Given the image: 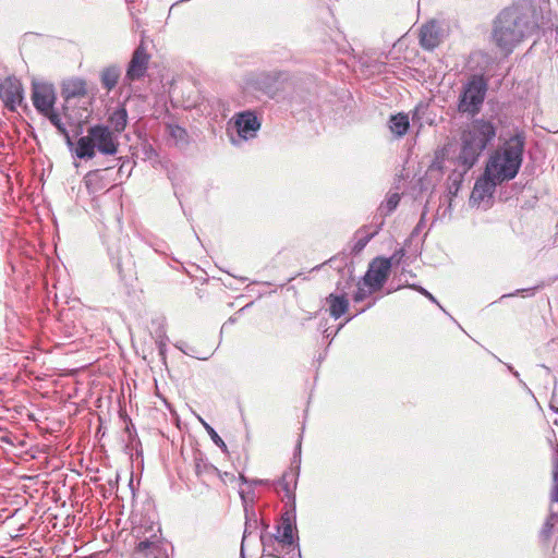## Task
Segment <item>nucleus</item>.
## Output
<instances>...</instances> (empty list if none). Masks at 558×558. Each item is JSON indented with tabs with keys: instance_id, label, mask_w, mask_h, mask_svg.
I'll list each match as a JSON object with an SVG mask.
<instances>
[{
	"instance_id": "5",
	"label": "nucleus",
	"mask_w": 558,
	"mask_h": 558,
	"mask_svg": "<svg viewBox=\"0 0 558 558\" xmlns=\"http://www.w3.org/2000/svg\"><path fill=\"white\" fill-rule=\"evenodd\" d=\"M228 132L234 130L236 137L230 134V138L233 145H239L242 141H248L254 138L260 129V122L251 110L242 111L233 116L228 123Z\"/></svg>"
},
{
	"instance_id": "7",
	"label": "nucleus",
	"mask_w": 558,
	"mask_h": 558,
	"mask_svg": "<svg viewBox=\"0 0 558 558\" xmlns=\"http://www.w3.org/2000/svg\"><path fill=\"white\" fill-rule=\"evenodd\" d=\"M95 148L104 155L113 156L118 153V140L109 126L97 124L88 129Z\"/></svg>"
},
{
	"instance_id": "16",
	"label": "nucleus",
	"mask_w": 558,
	"mask_h": 558,
	"mask_svg": "<svg viewBox=\"0 0 558 558\" xmlns=\"http://www.w3.org/2000/svg\"><path fill=\"white\" fill-rule=\"evenodd\" d=\"M420 44L427 50H433L440 44V28L435 21L428 22L422 26Z\"/></svg>"
},
{
	"instance_id": "14",
	"label": "nucleus",
	"mask_w": 558,
	"mask_h": 558,
	"mask_svg": "<svg viewBox=\"0 0 558 558\" xmlns=\"http://www.w3.org/2000/svg\"><path fill=\"white\" fill-rule=\"evenodd\" d=\"M500 183L501 182L495 180L493 174H488L487 170H485L483 177L476 180L470 201L480 205L482 202L489 199L493 196L496 186Z\"/></svg>"
},
{
	"instance_id": "33",
	"label": "nucleus",
	"mask_w": 558,
	"mask_h": 558,
	"mask_svg": "<svg viewBox=\"0 0 558 558\" xmlns=\"http://www.w3.org/2000/svg\"><path fill=\"white\" fill-rule=\"evenodd\" d=\"M240 480L242 483H250L251 485H262V484H268V480H252L248 481L244 475L240 476Z\"/></svg>"
},
{
	"instance_id": "17",
	"label": "nucleus",
	"mask_w": 558,
	"mask_h": 558,
	"mask_svg": "<svg viewBox=\"0 0 558 558\" xmlns=\"http://www.w3.org/2000/svg\"><path fill=\"white\" fill-rule=\"evenodd\" d=\"M326 302L329 305V314L332 318H340L349 308V301L344 294H329L326 298Z\"/></svg>"
},
{
	"instance_id": "37",
	"label": "nucleus",
	"mask_w": 558,
	"mask_h": 558,
	"mask_svg": "<svg viewBox=\"0 0 558 558\" xmlns=\"http://www.w3.org/2000/svg\"><path fill=\"white\" fill-rule=\"evenodd\" d=\"M0 558H5L4 556H0Z\"/></svg>"
},
{
	"instance_id": "23",
	"label": "nucleus",
	"mask_w": 558,
	"mask_h": 558,
	"mask_svg": "<svg viewBox=\"0 0 558 558\" xmlns=\"http://www.w3.org/2000/svg\"><path fill=\"white\" fill-rule=\"evenodd\" d=\"M558 521V510L556 511L554 509V507L551 506L550 507V511H549V515L548 518L546 519L541 532H539V539L543 542V543H547L553 533H554V526L556 524V522Z\"/></svg>"
},
{
	"instance_id": "9",
	"label": "nucleus",
	"mask_w": 558,
	"mask_h": 558,
	"mask_svg": "<svg viewBox=\"0 0 558 558\" xmlns=\"http://www.w3.org/2000/svg\"><path fill=\"white\" fill-rule=\"evenodd\" d=\"M32 101L39 113H49V111L53 110L56 102V90L53 85L48 83H33Z\"/></svg>"
},
{
	"instance_id": "6",
	"label": "nucleus",
	"mask_w": 558,
	"mask_h": 558,
	"mask_svg": "<svg viewBox=\"0 0 558 558\" xmlns=\"http://www.w3.org/2000/svg\"><path fill=\"white\" fill-rule=\"evenodd\" d=\"M295 515L293 512H284L281 523L277 527L276 542L283 547H291V558H301L299 545H294Z\"/></svg>"
},
{
	"instance_id": "31",
	"label": "nucleus",
	"mask_w": 558,
	"mask_h": 558,
	"mask_svg": "<svg viewBox=\"0 0 558 558\" xmlns=\"http://www.w3.org/2000/svg\"><path fill=\"white\" fill-rule=\"evenodd\" d=\"M404 287L407 288H410V289H413L417 292H420L422 295H424L425 298H427L430 302L437 304L440 308V304L438 303V301L436 300V298L429 293L426 289H424L423 287L421 286H417V284H404Z\"/></svg>"
},
{
	"instance_id": "36",
	"label": "nucleus",
	"mask_w": 558,
	"mask_h": 558,
	"mask_svg": "<svg viewBox=\"0 0 558 558\" xmlns=\"http://www.w3.org/2000/svg\"><path fill=\"white\" fill-rule=\"evenodd\" d=\"M368 240H369V238H366L364 241H359V245L361 247H363L367 243Z\"/></svg>"
},
{
	"instance_id": "10",
	"label": "nucleus",
	"mask_w": 558,
	"mask_h": 558,
	"mask_svg": "<svg viewBox=\"0 0 558 558\" xmlns=\"http://www.w3.org/2000/svg\"><path fill=\"white\" fill-rule=\"evenodd\" d=\"M391 268V258L377 257L368 267V270L362 278L373 289L379 290L386 282Z\"/></svg>"
},
{
	"instance_id": "27",
	"label": "nucleus",
	"mask_w": 558,
	"mask_h": 558,
	"mask_svg": "<svg viewBox=\"0 0 558 558\" xmlns=\"http://www.w3.org/2000/svg\"><path fill=\"white\" fill-rule=\"evenodd\" d=\"M400 194L399 193H391L387 196L386 201L381 203L379 206V213L381 216H388L390 215L399 205L400 203Z\"/></svg>"
},
{
	"instance_id": "38",
	"label": "nucleus",
	"mask_w": 558,
	"mask_h": 558,
	"mask_svg": "<svg viewBox=\"0 0 558 558\" xmlns=\"http://www.w3.org/2000/svg\"><path fill=\"white\" fill-rule=\"evenodd\" d=\"M557 36H558V29H557Z\"/></svg>"
},
{
	"instance_id": "19",
	"label": "nucleus",
	"mask_w": 558,
	"mask_h": 558,
	"mask_svg": "<svg viewBox=\"0 0 558 558\" xmlns=\"http://www.w3.org/2000/svg\"><path fill=\"white\" fill-rule=\"evenodd\" d=\"M388 125L395 136L402 137L410 128L409 117L405 113L393 114L390 117Z\"/></svg>"
},
{
	"instance_id": "21",
	"label": "nucleus",
	"mask_w": 558,
	"mask_h": 558,
	"mask_svg": "<svg viewBox=\"0 0 558 558\" xmlns=\"http://www.w3.org/2000/svg\"><path fill=\"white\" fill-rule=\"evenodd\" d=\"M109 123L116 133H122L128 124L126 109L123 106L116 108L109 116Z\"/></svg>"
},
{
	"instance_id": "12",
	"label": "nucleus",
	"mask_w": 558,
	"mask_h": 558,
	"mask_svg": "<svg viewBox=\"0 0 558 558\" xmlns=\"http://www.w3.org/2000/svg\"><path fill=\"white\" fill-rule=\"evenodd\" d=\"M150 56L147 53L146 48L141 44L133 52L129 63L125 81L133 82L145 76Z\"/></svg>"
},
{
	"instance_id": "11",
	"label": "nucleus",
	"mask_w": 558,
	"mask_h": 558,
	"mask_svg": "<svg viewBox=\"0 0 558 558\" xmlns=\"http://www.w3.org/2000/svg\"><path fill=\"white\" fill-rule=\"evenodd\" d=\"M0 97L10 111H15L23 101V87L15 77H7L0 84Z\"/></svg>"
},
{
	"instance_id": "35",
	"label": "nucleus",
	"mask_w": 558,
	"mask_h": 558,
	"mask_svg": "<svg viewBox=\"0 0 558 558\" xmlns=\"http://www.w3.org/2000/svg\"><path fill=\"white\" fill-rule=\"evenodd\" d=\"M171 134L174 136V137H181L185 134V131L184 129L180 128V126H175L172 129V132Z\"/></svg>"
},
{
	"instance_id": "26",
	"label": "nucleus",
	"mask_w": 558,
	"mask_h": 558,
	"mask_svg": "<svg viewBox=\"0 0 558 558\" xmlns=\"http://www.w3.org/2000/svg\"><path fill=\"white\" fill-rule=\"evenodd\" d=\"M101 171L95 170L90 171L85 177V184L87 190L90 193H97L101 191L105 186L101 184Z\"/></svg>"
},
{
	"instance_id": "22",
	"label": "nucleus",
	"mask_w": 558,
	"mask_h": 558,
	"mask_svg": "<svg viewBox=\"0 0 558 558\" xmlns=\"http://www.w3.org/2000/svg\"><path fill=\"white\" fill-rule=\"evenodd\" d=\"M121 71L117 65H111L102 70L101 84L108 92L116 87L120 77Z\"/></svg>"
},
{
	"instance_id": "32",
	"label": "nucleus",
	"mask_w": 558,
	"mask_h": 558,
	"mask_svg": "<svg viewBox=\"0 0 558 558\" xmlns=\"http://www.w3.org/2000/svg\"><path fill=\"white\" fill-rule=\"evenodd\" d=\"M535 289H536V288L518 289V290H517V291H514L513 293L504 294V295L501 296V299H504V298H510V296H517V295H521V296L533 295V294H534Z\"/></svg>"
},
{
	"instance_id": "1",
	"label": "nucleus",
	"mask_w": 558,
	"mask_h": 558,
	"mask_svg": "<svg viewBox=\"0 0 558 558\" xmlns=\"http://www.w3.org/2000/svg\"><path fill=\"white\" fill-rule=\"evenodd\" d=\"M534 25L518 7L504 9L494 20L492 39L506 54L532 33Z\"/></svg>"
},
{
	"instance_id": "30",
	"label": "nucleus",
	"mask_w": 558,
	"mask_h": 558,
	"mask_svg": "<svg viewBox=\"0 0 558 558\" xmlns=\"http://www.w3.org/2000/svg\"><path fill=\"white\" fill-rule=\"evenodd\" d=\"M203 425L206 429V432L208 433V435L210 436L211 440L219 447L221 448L222 451H227V445L225 444V441L221 439V437L217 434V432L207 423H205L203 421Z\"/></svg>"
},
{
	"instance_id": "3",
	"label": "nucleus",
	"mask_w": 558,
	"mask_h": 558,
	"mask_svg": "<svg viewBox=\"0 0 558 558\" xmlns=\"http://www.w3.org/2000/svg\"><path fill=\"white\" fill-rule=\"evenodd\" d=\"M496 136V126L484 119L473 120L461 135V148L457 158L462 172H468Z\"/></svg>"
},
{
	"instance_id": "15",
	"label": "nucleus",
	"mask_w": 558,
	"mask_h": 558,
	"mask_svg": "<svg viewBox=\"0 0 558 558\" xmlns=\"http://www.w3.org/2000/svg\"><path fill=\"white\" fill-rule=\"evenodd\" d=\"M194 471L197 477L203 482L211 480L219 475V470L211 464L205 454L201 451L194 452L193 456Z\"/></svg>"
},
{
	"instance_id": "18",
	"label": "nucleus",
	"mask_w": 558,
	"mask_h": 558,
	"mask_svg": "<svg viewBox=\"0 0 558 558\" xmlns=\"http://www.w3.org/2000/svg\"><path fill=\"white\" fill-rule=\"evenodd\" d=\"M86 93V83L82 78H71L62 87V95L65 99L85 96Z\"/></svg>"
},
{
	"instance_id": "20",
	"label": "nucleus",
	"mask_w": 558,
	"mask_h": 558,
	"mask_svg": "<svg viewBox=\"0 0 558 558\" xmlns=\"http://www.w3.org/2000/svg\"><path fill=\"white\" fill-rule=\"evenodd\" d=\"M95 145L87 132V135L78 138L75 147V156L80 159H92L95 157Z\"/></svg>"
},
{
	"instance_id": "29",
	"label": "nucleus",
	"mask_w": 558,
	"mask_h": 558,
	"mask_svg": "<svg viewBox=\"0 0 558 558\" xmlns=\"http://www.w3.org/2000/svg\"><path fill=\"white\" fill-rule=\"evenodd\" d=\"M556 461L553 471L554 486L550 494V500L553 504H558V449L556 451Z\"/></svg>"
},
{
	"instance_id": "28",
	"label": "nucleus",
	"mask_w": 558,
	"mask_h": 558,
	"mask_svg": "<svg viewBox=\"0 0 558 558\" xmlns=\"http://www.w3.org/2000/svg\"><path fill=\"white\" fill-rule=\"evenodd\" d=\"M375 291L377 290L373 289L372 287H367V284H365L364 280L362 279V281L357 283V290L353 296V300L354 302H362Z\"/></svg>"
},
{
	"instance_id": "2",
	"label": "nucleus",
	"mask_w": 558,
	"mask_h": 558,
	"mask_svg": "<svg viewBox=\"0 0 558 558\" xmlns=\"http://www.w3.org/2000/svg\"><path fill=\"white\" fill-rule=\"evenodd\" d=\"M525 147V135L517 132L504 145L494 151L489 157L485 170L493 174L496 181L505 182L512 180L518 174Z\"/></svg>"
},
{
	"instance_id": "8",
	"label": "nucleus",
	"mask_w": 558,
	"mask_h": 558,
	"mask_svg": "<svg viewBox=\"0 0 558 558\" xmlns=\"http://www.w3.org/2000/svg\"><path fill=\"white\" fill-rule=\"evenodd\" d=\"M300 454H301V440H299V442L296 445L293 463L298 462V464H300ZM299 469H300V465H296L295 469H290V470L286 471L282 474L281 478L277 482V486L281 490L284 492V496L282 497V500L287 505H291L293 508H294V504H295L294 490L296 488Z\"/></svg>"
},
{
	"instance_id": "13",
	"label": "nucleus",
	"mask_w": 558,
	"mask_h": 558,
	"mask_svg": "<svg viewBox=\"0 0 558 558\" xmlns=\"http://www.w3.org/2000/svg\"><path fill=\"white\" fill-rule=\"evenodd\" d=\"M136 550L145 556V558H167L165 545L160 536V527L149 536L141 539L136 545Z\"/></svg>"
},
{
	"instance_id": "25",
	"label": "nucleus",
	"mask_w": 558,
	"mask_h": 558,
	"mask_svg": "<svg viewBox=\"0 0 558 558\" xmlns=\"http://www.w3.org/2000/svg\"><path fill=\"white\" fill-rule=\"evenodd\" d=\"M240 495L244 502V510H245V517H246L245 529H244V534H243L242 544H241V558H245L244 557V544H245L247 536L253 532V530H255L257 527V520L250 518V512H248V509L246 506V499H245L243 492H240Z\"/></svg>"
},
{
	"instance_id": "4",
	"label": "nucleus",
	"mask_w": 558,
	"mask_h": 558,
	"mask_svg": "<svg viewBox=\"0 0 558 558\" xmlns=\"http://www.w3.org/2000/svg\"><path fill=\"white\" fill-rule=\"evenodd\" d=\"M487 92V81L483 75H473L464 85L459 96L458 110L475 116L480 112Z\"/></svg>"
},
{
	"instance_id": "24",
	"label": "nucleus",
	"mask_w": 558,
	"mask_h": 558,
	"mask_svg": "<svg viewBox=\"0 0 558 558\" xmlns=\"http://www.w3.org/2000/svg\"><path fill=\"white\" fill-rule=\"evenodd\" d=\"M46 118L49 119L50 123L56 126L58 132L64 136L66 144L71 147L73 145V142L71 140V136L69 134V131L66 129L65 123L62 121V118L59 113H57L54 110L49 111V113L44 114Z\"/></svg>"
},
{
	"instance_id": "34",
	"label": "nucleus",
	"mask_w": 558,
	"mask_h": 558,
	"mask_svg": "<svg viewBox=\"0 0 558 558\" xmlns=\"http://www.w3.org/2000/svg\"><path fill=\"white\" fill-rule=\"evenodd\" d=\"M507 368H508V371H509V372H511V373L513 374V376H514L515 378H518V379H519V383H520L523 387H526L525 383H524L522 379H520V374H519V373H518V372H517V371H515L511 365L507 364Z\"/></svg>"
}]
</instances>
